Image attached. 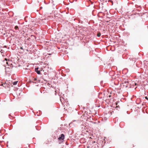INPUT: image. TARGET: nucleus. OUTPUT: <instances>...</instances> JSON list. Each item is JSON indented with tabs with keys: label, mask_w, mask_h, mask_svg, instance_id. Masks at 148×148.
<instances>
[{
	"label": "nucleus",
	"mask_w": 148,
	"mask_h": 148,
	"mask_svg": "<svg viewBox=\"0 0 148 148\" xmlns=\"http://www.w3.org/2000/svg\"><path fill=\"white\" fill-rule=\"evenodd\" d=\"M96 114H97V112H96Z\"/></svg>",
	"instance_id": "f704fd0d"
},
{
	"label": "nucleus",
	"mask_w": 148,
	"mask_h": 148,
	"mask_svg": "<svg viewBox=\"0 0 148 148\" xmlns=\"http://www.w3.org/2000/svg\"><path fill=\"white\" fill-rule=\"evenodd\" d=\"M101 35V33L99 32H97V36L98 37H100Z\"/></svg>",
	"instance_id": "f8f14e48"
},
{
	"label": "nucleus",
	"mask_w": 148,
	"mask_h": 148,
	"mask_svg": "<svg viewBox=\"0 0 148 148\" xmlns=\"http://www.w3.org/2000/svg\"><path fill=\"white\" fill-rule=\"evenodd\" d=\"M47 73L46 72H45L44 73V74L45 75H47Z\"/></svg>",
	"instance_id": "5701e85b"
},
{
	"label": "nucleus",
	"mask_w": 148,
	"mask_h": 148,
	"mask_svg": "<svg viewBox=\"0 0 148 148\" xmlns=\"http://www.w3.org/2000/svg\"><path fill=\"white\" fill-rule=\"evenodd\" d=\"M66 75V74H64V76H65Z\"/></svg>",
	"instance_id": "2f4dec72"
},
{
	"label": "nucleus",
	"mask_w": 148,
	"mask_h": 148,
	"mask_svg": "<svg viewBox=\"0 0 148 148\" xmlns=\"http://www.w3.org/2000/svg\"><path fill=\"white\" fill-rule=\"evenodd\" d=\"M37 116H40V115H41L42 114V112L40 111V110H39V112H37Z\"/></svg>",
	"instance_id": "0eeeda50"
},
{
	"label": "nucleus",
	"mask_w": 148,
	"mask_h": 148,
	"mask_svg": "<svg viewBox=\"0 0 148 148\" xmlns=\"http://www.w3.org/2000/svg\"><path fill=\"white\" fill-rule=\"evenodd\" d=\"M132 60V62H135V59L131 58L130 59V60Z\"/></svg>",
	"instance_id": "dca6fc26"
},
{
	"label": "nucleus",
	"mask_w": 148,
	"mask_h": 148,
	"mask_svg": "<svg viewBox=\"0 0 148 148\" xmlns=\"http://www.w3.org/2000/svg\"><path fill=\"white\" fill-rule=\"evenodd\" d=\"M69 69H68L66 70V71L67 72H69Z\"/></svg>",
	"instance_id": "412c9836"
},
{
	"label": "nucleus",
	"mask_w": 148,
	"mask_h": 148,
	"mask_svg": "<svg viewBox=\"0 0 148 148\" xmlns=\"http://www.w3.org/2000/svg\"><path fill=\"white\" fill-rule=\"evenodd\" d=\"M64 134H61L58 138V140L61 141H63L64 138Z\"/></svg>",
	"instance_id": "f03ea898"
},
{
	"label": "nucleus",
	"mask_w": 148,
	"mask_h": 148,
	"mask_svg": "<svg viewBox=\"0 0 148 148\" xmlns=\"http://www.w3.org/2000/svg\"><path fill=\"white\" fill-rule=\"evenodd\" d=\"M109 96L110 97H111V95H109Z\"/></svg>",
	"instance_id": "72a5a7b5"
},
{
	"label": "nucleus",
	"mask_w": 148,
	"mask_h": 148,
	"mask_svg": "<svg viewBox=\"0 0 148 148\" xmlns=\"http://www.w3.org/2000/svg\"><path fill=\"white\" fill-rule=\"evenodd\" d=\"M137 103V104H139L140 103Z\"/></svg>",
	"instance_id": "7c9ffc66"
},
{
	"label": "nucleus",
	"mask_w": 148,
	"mask_h": 148,
	"mask_svg": "<svg viewBox=\"0 0 148 148\" xmlns=\"http://www.w3.org/2000/svg\"><path fill=\"white\" fill-rule=\"evenodd\" d=\"M29 39H30V38H29L28 39V40H29Z\"/></svg>",
	"instance_id": "473e14b6"
},
{
	"label": "nucleus",
	"mask_w": 148,
	"mask_h": 148,
	"mask_svg": "<svg viewBox=\"0 0 148 148\" xmlns=\"http://www.w3.org/2000/svg\"><path fill=\"white\" fill-rule=\"evenodd\" d=\"M8 83V87H9V86H10L11 84L10 82L9 83Z\"/></svg>",
	"instance_id": "f3484780"
},
{
	"label": "nucleus",
	"mask_w": 148,
	"mask_h": 148,
	"mask_svg": "<svg viewBox=\"0 0 148 148\" xmlns=\"http://www.w3.org/2000/svg\"><path fill=\"white\" fill-rule=\"evenodd\" d=\"M93 2H91V4H93Z\"/></svg>",
	"instance_id": "c756f323"
},
{
	"label": "nucleus",
	"mask_w": 148,
	"mask_h": 148,
	"mask_svg": "<svg viewBox=\"0 0 148 148\" xmlns=\"http://www.w3.org/2000/svg\"><path fill=\"white\" fill-rule=\"evenodd\" d=\"M9 117L10 119H11L10 116H11V117H12V116H11V115H10V114H9Z\"/></svg>",
	"instance_id": "aec40b11"
},
{
	"label": "nucleus",
	"mask_w": 148,
	"mask_h": 148,
	"mask_svg": "<svg viewBox=\"0 0 148 148\" xmlns=\"http://www.w3.org/2000/svg\"><path fill=\"white\" fill-rule=\"evenodd\" d=\"M128 82L127 81L125 80L123 81V82L122 84H127V85L128 84Z\"/></svg>",
	"instance_id": "1a4fd4ad"
},
{
	"label": "nucleus",
	"mask_w": 148,
	"mask_h": 148,
	"mask_svg": "<svg viewBox=\"0 0 148 148\" xmlns=\"http://www.w3.org/2000/svg\"><path fill=\"white\" fill-rule=\"evenodd\" d=\"M127 113L128 114H130V113L128 111H127Z\"/></svg>",
	"instance_id": "a878e982"
},
{
	"label": "nucleus",
	"mask_w": 148,
	"mask_h": 148,
	"mask_svg": "<svg viewBox=\"0 0 148 148\" xmlns=\"http://www.w3.org/2000/svg\"><path fill=\"white\" fill-rule=\"evenodd\" d=\"M33 82V83H34V82ZM35 83H36V82H35Z\"/></svg>",
	"instance_id": "c9c22d12"
},
{
	"label": "nucleus",
	"mask_w": 148,
	"mask_h": 148,
	"mask_svg": "<svg viewBox=\"0 0 148 148\" xmlns=\"http://www.w3.org/2000/svg\"><path fill=\"white\" fill-rule=\"evenodd\" d=\"M18 82V81H15L12 83V84L14 85H16Z\"/></svg>",
	"instance_id": "9b49d317"
},
{
	"label": "nucleus",
	"mask_w": 148,
	"mask_h": 148,
	"mask_svg": "<svg viewBox=\"0 0 148 148\" xmlns=\"http://www.w3.org/2000/svg\"><path fill=\"white\" fill-rule=\"evenodd\" d=\"M20 49L23 50V48L22 47H20Z\"/></svg>",
	"instance_id": "4be33fe9"
},
{
	"label": "nucleus",
	"mask_w": 148,
	"mask_h": 148,
	"mask_svg": "<svg viewBox=\"0 0 148 148\" xmlns=\"http://www.w3.org/2000/svg\"><path fill=\"white\" fill-rule=\"evenodd\" d=\"M39 68L38 67H36L35 68V71L38 74H41V72L40 70H39Z\"/></svg>",
	"instance_id": "7ed1b4c3"
},
{
	"label": "nucleus",
	"mask_w": 148,
	"mask_h": 148,
	"mask_svg": "<svg viewBox=\"0 0 148 148\" xmlns=\"http://www.w3.org/2000/svg\"><path fill=\"white\" fill-rule=\"evenodd\" d=\"M14 29L16 30H19L18 27L17 25L15 26L14 27Z\"/></svg>",
	"instance_id": "ddd939ff"
},
{
	"label": "nucleus",
	"mask_w": 148,
	"mask_h": 148,
	"mask_svg": "<svg viewBox=\"0 0 148 148\" xmlns=\"http://www.w3.org/2000/svg\"><path fill=\"white\" fill-rule=\"evenodd\" d=\"M34 81H36L37 80V79L36 78H33V79Z\"/></svg>",
	"instance_id": "a211bd4d"
},
{
	"label": "nucleus",
	"mask_w": 148,
	"mask_h": 148,
	"mask_svg": "<svg viewBox=\"0 0 148 148\" xmlns=\"http://www.w3.org/2000/svg\"><path fill=\"white\" fill-rule=\"evenodd\" d=\"M145 99H148V98H147V96L145 97Z\"/></svg>",
	"instance_id": "bb28decb"
},
{
	"label": "nucleus",
	"mask_w": 148,
	"mask_h": 148,
	"mask_svg": "<svg viewBox=\"0 0 148 148\" xmlns=\"http://www.w3.org/2000/svg\"><path fill=\"white\" fill-rule=\"evenodd\" d=\"M92 21V23H94V21Z\"/></svg>",
	"instance_id": "cd10ccee"
},
{
	"label": "nucleus",
	"mask_w": 148,
	"mask_h": 148,
	"mask_svg": "<svg viewBox=\"0 0 148 148\" xmlns=\"http://www.w3.org/2000/svg\"><path fill=\"white\" fill-rule=\"evenodd\" d=\"M3 47H0V52L2 55L4 54L5 53V51L3 50Z\"/></svg>",
	"instance_id": "39448f33"
},
{
	"label": "nucleus",
	"mask_w": 148,
	"mask_h": 148,
	"mask_svg": "<svg viewBox=\"0 0 148 148\" xmlns=\"http://www.w3.org/2000/svg\"><path fill=\"white\" fill-rule=\"evenodd\" d=\"M52 69H51V68H50V69H49V70H48V71H47V75H49V73H50L51 71H51V70H52Z\"/></svg>",
	"instance_id": "4468645a"
},
{
	"label": "nucleus",
	"mask_w": 148,
	"mask_h": 148,
	"mask_svg": "<svg viewBox=\"0 0 148 148\" xmlns=\"http://www.w3.org/2000/svg\"><path fill=\"white\" fill-rule=\"evenodd\" d=\"M81 23V24H83V22L82 21H79V23Z\"/></svg>",
	"instance_id": "6ab92c4d"
},
{
	"label": "nucleus",
	"mask_w": 148,
	"mask_h": 148,
	"mask_svg": "<svg viewBox=\"0 0 148 148\" xmlns=\"http://www.w3.org/2000/svg\"><path fill=\"white\" fill-rule=\"evenodd\" d=\"M141 24L138 23H137L135 26H134V27L137 29H139L140 27Z\"/></svg>",
	"instance_id": "20e7f679"
},
{
	"label": "nucleus",
	"mask_w": 148,
	"mask_h": 148,
	"mask_svg": "<svg viewBox=\"0 0 148 148\" xmlns=\"http://www.w3.org/2000/svg\"><path fill=\"white\" fill-rule=\"evenodd\" d=\"M1 86H3L4 87H5V88H6V87H8V83H7L6 82H5L4 83H3V82L2 83V84H1Z\"/></svg>",
	"instance_id": "423d86ee"
},
{
	"label": "nucleus",
	"mask_w": 148,
	"mask_h": 148,
	"mask_svg": "<svg viewBox=\"0 0 148 148\" xmlns=\"http://www.w3.org/2000/svg\"><path fill=\"white\" fill-rule=\"evenodd\" d=\"M52 69H51V68H50V69H49V70H48V71H47V75H49V73H50L51 71H51V70H52Z\"/></svg>",
	"instance_id": "2eb2a0df"
},
{
	"label": "nucleus",
	"mask_w": 148,
	"mask_h": 148,
	"mask_svg": "<svg viewBox=\"0 0 148 148\" xmlns=\"http://www.w3.org/2000/svg\"><path fill=\"white\" fill-rule=\"evenodd\" d=\"M44 3H45V4H47L48 3H46L45 1H44Z\"/></svg>",
	"instance_id": "b1692460"
},
{
	"label": "nucleus",
	"mask_w": 148,
	"mask_h": 148,
	"mask_svg": "<svg viewBox=\"0 0 148 148\" xmlns=\"http://www.w3.org/2000/svg\"><path fill=\"white\" fill-rule=\"evenodd\" d=\"M7 64H8V66H5V72L6 73L7 72H10L11 71L10 68L8 66L9 65L8 62H7Z\"/></svg>",
	"instance_id": "f257e3e1"
},
{
	"label": "nucleus",
	"mask_w": 148,
	"mask_h": 148,
	"mask_svg": "<svg viewBox=\"0 0 148 148\" xmlns=\"http://www.w3.org/2000/svg\"><path fill=\"white\" fill-rule=\"evenodd\" d=\"M136 66H137V67H138V66H137V63H136Z\"/></svg>",
	"instance_id": "c85d7f7f"
},
{
	"label": "nucleus",
	"mask_w": 148,
	"mask_h": 148,
	"mask_svg": "<svg viewBox=\"0 0 148 148\" xmlns=\"http://www.w3.org/2000/svg\"><path fill=\"white\" fill-rule=\"evenodd\" d=\"M35 127L37 130H39L40 129V127L37 126H36Z\"/></svg>",
	"instance_id": "9d476101"
},
{
	"label": "nucleus",
	"mask_w": 148,
	"mask_h": 148,
	"mask_svg": "<svg viewBox=\"0 0 148 148\" xmlns=\"http://www.w3.org/2000/svg\"><path fill=\"white\" fill-rule=\"evenodd\" d=\"M42 6H41L40 7V10H41V9H42Z\"/></svg>",
	"instance_id": "393cba45"
},
{
	"label": "nucleus",
	"mask_w": 148,
	"mask_h": 148,
	"mask_svg": "<svg viewBox=\"0 0 148 148\" xmlns=\"http://www.w3.org/2000/svg\"><path fill=\"white\" fill-rule=\"evenodd\" d=\"M121 86H123V87H125V88H126L128 87V85L127 84H121Z\"/></svg>",
	"instance_id": "6e6552de"
}]
</instances>
